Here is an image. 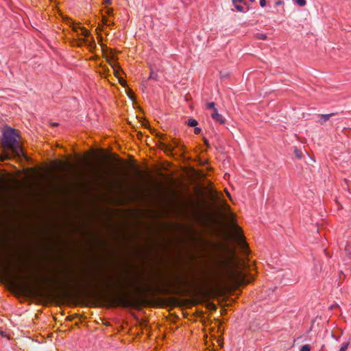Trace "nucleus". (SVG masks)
Instances as JSON below:
<instances>
[{"mask_svg":"<svg viewBox=\"0 0 351 351\" xmlns=\"http://www.w3.org/2000/svg\"><path fill=\"white\" fill-rule=\"evenodd\" d=\"M294 153L298 158H301L302 157V152L296 147L294 149Z\"/></svg>","mask_w":351,"mask_h":351,"instance_id":"18","label":"nucleus"},{"mask_svg":"<svg viewBox=\"0 0 351 351\" xmlns=\"http://www.w3.org/2000/svg\"><path fill=\"white\" fill-rule=\"evenodd\" d=\"M112 12H113V10H112V8H108V9L107 10V13H108V14H112Z\"/></svg>","mask_w":351,"mask_h":351,"instance_id":"25","label":"nucleus"},{"mask_svg":"<svg viewBox=\"0 0 351 351\" xmlns=\"http://www.w3.org/2000/svg\"><path fill=\"white\" fill-rule=\"evenodd\" d=\"M81 31V34L85 37L84 38H88L89 37L90 32L86 28L82 27Z\"/></svg>","mask_w":351,"mask_h":351,"instance_id":"16","label":"nucleus"},{"mask_svg":"<svg viewBox=\"0 0 351 351\" xmlns=\"http://www.w3.org/2000/svg\"><path fill=\"white\" fill-rule=\"evenodd\" d=\"M115 160L117 162H121V159L119 158L117 155H114Z\"/></svg>","mask_w":351,"mask_h":351,"instance_id":"26","label":"nucleus"},{"mask_svg":"<svg viewBox=\"0 0 351 351\" xmlns=\"http://www.w3.org/2000/svg\"><path fill=\"white\" fill-rule=\"evenodd\" d=\"M197 124V121L194 119H190L188 121V125L190 127H195Z\"/></svg>","mask_w":351,"mask_h":351,"instance_id":"15","label":"nucleus"},{"mask_svg":"<svg viewBox=\"0 0 351 351\" xmlns=\"http://www.w3.org/2000/svg\"><path fill=\"white\" fill-rule=\"evenodd\" d=\"M232 3L238 12H245L249 9L248 5L245 0H232Z\"/></svg>","mask_w":351,"mask_h":351,"instance_id":"6","label":"nucleus"},{"mask_svg":"<svg viewBox=\"0 0 351 351\" xmlns=\"http://www.w3.org/2000/svg\"><path fill=\"white\" fill-rule=\"evenodd\" d=\"M201 132V129L199 128H195V130H194V133L195 134H199Z\"/></svg>","mask_w":351,"mask_h":351,"instance_id":"24","label":"nucleus"},{"mask_svg":"<svg viewBox=\"0 0 351 351\" xmlns=\"http://www.w3.org/2000/svg\"><path fill=\"white\" fill-rule=\"evenodd\" d=\"M3 256L0 253V282H5L10 281L13 285H16L12 279L16 278L20 280L18 285L19 287L24 293H36L40 292L43 287L37 283L33 282L24 280L21 276L18 275V268L15 265H13L8 259H3Z\"/></svg>","mask_w":351,"mask_h":351,"instance_id":"2","label":"nucleus"},{"mask_svg":"<svg viewBox=\"0 0 351 351\" xmlns=\"http://www.w3.org/2000/svg\"><path fill=\"white\" fill-rule=\"evenodd\" d=\"M18 135L14 129L12 128H5L3 132L1 139V145L4 150L10 151L11 155L7 152L0 154V161L10 158L11 156L20 157L23 154L22 147L18 139Z\"/></svg>","mask_w":351,"mask_h":351,"instance_id":"3","label":"nucleus"},{"mask_svg":"<svg viewBox=\"0 0 351 351\" xmlns=\"http://www.w3.org/2000/svg\"><path fill=\"white\" fill-rule=\"evenodd\" d=\"M300 351H311V346L308 344L303 345Z\"/></svg>","mask_w":351,"mask_h":351,"instance_id":"19","label":"nucleus"},{"mask_svg":"<svg viewBox=\"0 0 351 351\" xmlns=\"http://www.w3.org/2000/svg\"><path fill=\"white\" fill-rule=\"evenodd\" d=\"M45 285H54L60 287L62 289H88L99 290L106 289L112 291V293L105 294V298L108 303V306L115 307L120 306L122 307H131L135 304L134 300L128 293L129 289H134L142 296L147 295L156 296L160 294H169L171 292V289H173L176 292H179L182 287H189L192 285L188 279L176 276L174 280L167 281L162 285H148L140 284L134 282H127L124 283L119 282H106L97 280L89 281H77L74 280H57L49 278L43 280Z\"/></svg>","mask_w":351,"mask_h":351,"instance_id":"1","label":"nucleus"},{"mask_svg":"<svg viewBox=\"0 0 351 351\" xmlns=\"http://www.w3.org/2000/svg\"><path fill=\"white\" fill-rule=\"evenodd\" d=\"M267 4L266 0H260V5L261 7H265Z\"/></svg>","mask_w":351,"mask_h":351,"instance_id":"23","label":"nucleus"},{"mask_svg":"<svg viewBox=\"0 0 351 351\" xmlns=\"http://www.w3.org/2000/svg\"><path fill=\"white\" fill-rule=\"evenodd\" d=\"M349 342H344L341 344V348L339 351H347L348 348L349 347Z\"/></svg>","mask_w":351,"mask_h":351,"instance_id":"17","label":"nucleus"},{"mask_svg":"<svg viewBox=\"0 0 351 351\" xmlns=\"http://www.w3.org/2000/svg\"><path fill=\"white\" fill-rule=\"evenodd\" d=\"M58 125V123H53V126H56Z\"/></svg>","mask_w":351,"mask_h":351,"instance_id":"34","label":"nucleus"},{"mask_svg":"<svg viewBox=\"0 0 351 351\" xmlns=\"http://www.w3.org/2000/svg\"><path fill=\"white\" fill-rule=\"evenodd\" d=\"M212 119L215 120V121L219 123L220 124L225 123V119L218 112V110L217 108H214V111L210 114Z\"/></svg>","mask_w":351,"mask_h":351,"instance_id":"8","label":"nucleus"},{"mask_svg":"<svg viewBox=\"0 0 351 351\" xmlns=\"http://www.w3.org/2000/svg\"><path fill=\"white\" fill-rule=\"evenodd\" d=\"M117 174V172L114 171H112L110 169H105L104 171H97L96 173V176L99 178L101 180H105L106 178V177L108 176H114Z\"/></svg>","mask_w":351,"mask_h":351,"instance_id":"7","label":"nucleus"},{"mask_svg":"<svg viewBox=\"0 0 351 351\" xmlns=\"http://www.w3.org/2000/svg\"><path fill=\"white\" fill-rule=\"evenodd\" d=\"M136 173L138 176H140L141 175V171L138 169L137 167H136Z\"/></svg>","mask_w":351,"mask_h":351,"instance_id":"27","label":"nucleus"},{"mask_svg":"<svg viewBox=\"0 0 351 351\" xmlns=\"http://www.w3.org/2000/svg\"><path fill=\"white\" fill-rule=\"evenodd\" d=\"M149 80H154L155 81H158V74L154 72V71H151V73H150V75L149 76Z\"/></svg>","mask_w":351,"mask_h":351,"instance_id":"13","label":"nucleus"},{"mask_svg":"<svg viewBox=\"0 0 351 351\" xmlns=\"http://www.w3.org/2000/svg\"><path fill=\"white\" fill-rule=\"evenodd\" d=\"M335 114V113L322 114L321 120L322 121V122H326L330 119V117H332Z\"/></svg>","mask_w":351,"mask_h":351,"instance_id":"12","label":"nucleus"},{"mask_svg":"<svg viewBox=\"0 0 351 351\" xmlns=\"http://www.w3.org/2000/svg\"><path fill=\"white\" fill-rule=\"evenodd\" d=\"M206 108L207 109H212L213 111H214V108H215V104L214 102H210V103L207 104Z\"/></svg>","mask_w":351,"mask_h":351,"instance_id":"20","label":"nucleus"},{"mask_svg":"<svg viewBox=\"0 0 351 351\" xmlns=\"http://www.w3.org/2000/svg\"><path fill=\"white\" fill-rule=\"evenodd\" d=\"M223 209H224L225 210H227V211H228V212L230 213H229V215H230V218L231 219H233V218H234V215H233V214H232V213H231V211H230V206H229V205H228V204L225 201H223Z\"/></svg>","mask_w":351,"mask_h":351,"instance_id":"11","label":"nucleus"},{"mask_svg":"<svg viewBox=\"0 0 351 351\" xmlns=\"http://www.w3.org/2000/svg\"><path fill=\"white\" fill-rule=\"evenodd\" d=\"M300 6H304L306 3V0H293Z\"/></svg>","mask_w":351,"mask_h":351,"instance_id":"21","label":"nucleus"},{"mask_svg":"<svg viewBox=\"0 0 351 351\" xmlns=\"http://www.w3.org/2000/svg\"><path fill=\"white\" fill-rule=\"evenodd\" d=\"M179 146V143L176 140H173L172 143H163V147L166 149V151L172 152L175 147H178Z\"/></svg>","mask_w":351,"mask_h":351,"instance_id":"9","label":"nucleus"},{"mask_svg":"<svg viewBox=\"0 0 351 351\" xmlns=\"http://www.w3.org/2000/svg\"><path fill=\"white\" fill-rule=\"evenodd\" d=\"M255 38L258 40H266L267 38V36L265 34L257 33L255 35Z\"/></svg>","mask_w":351,"mask_h":351,"instance_id":"14","label":"nucleus"},{"mask_svg":"<svg viewBox=\"0 0 351 351\" xmlns=\"http://www.w3.org/2000/svg\"><path fill=\"white\" fill-rule=\"evenodd\" d=\"M232 228L235 231V234H234L235 240L241 245L243 252L245 254H247V252L249 251V248H248L247 245L245 241L244 237L241 233V228L235 223L232 224Z\"/></svg>","mask_w":351,"mask_h":351,"instance_id":"5","label":"nucleus"},{"mask_svg":"<svg viewBox=\"0 0 351 351\" xmlns=\"http://www.w3.org/2000/svg\"><path fill=\"white\" fill-rule=\"evenodd\" d=\"M83 27H80L77 25H73V30L75 32H77L79 29H82Z\"/></svg>","mask_w":351,"mask_h":351,"instance_id":"22","label":"nucleus"},{"mask_svg":"<svg viewBox=\"0 0 351 351\" xmlns=\"http://www.w3.org/2000/svg\"><path fill=\"white\" fill-rule=\"evenodd\" d=\"M226 194H227V195H228L229 197H230V194L229 193V192H228V191H226Z\"/></svg>","mask_w":351,"mask_h":351,"instance_id":"32","label":"nucleus"},{"mask_svg":"<svg viewBox=\"0 0 351 351\" xmlns=\"http://www.w3.org/2000/svg\"><path fill=\"white\" fill-rule=\"evenodd\" d=\"M204 143H205L206 145H208V141L205 139V140H204Z\"/></svg>","mask_w":351,"mask_h":351,"instance_id":"33","label":"nucleus"},{"mask_svg":"<svg viewBox=\"0 0 351 351\" xmlns=\"http://www.w3.org/2000/svg\"><path fill=\"white\" fill-rule=\"evenodd\" d=\"M79 42L80 43V45L85 44L93 48L95 47V43L93 38H91L90 40H89L88 38H81L79 40Z\"/></svg>","mask_w":351,"mask_h":351,"instance_id":"10","label":"nucleus"},{"mask_svg":"<svg viewBox=\"0 0 351 351\" xmlns=\"http://www.w3.org/2000/svg\"><path fill=\"white\" fill-rule=\"evenodd\" d=\"M282 3V1H278L276 2V5H280Z\"/></svg>","mask_w":351,"mask_h":351,"instance_id":"30","label":"nucleus"},{"mask_svg":"<svg viewBox=\"0 0 351 351\" xmlns=\"http://www.w3.org/2000/svg\"><path fill=\"white\" fill-rule=\"evenodd\" d=\"M250 280L246 279L245 274L239 268L228 269L223 276L219 277L215 285L217 287L231 286L237 287L243 285H246Z\"/></svg>","mask_w":351,"mask_h":351,"instance_id":"4","label":"nucleus"},{"mask_svg":"<svg viewBox=\"0 0 351 351\" xmlns=\"http://www.w3.org/2000/svg\"><path fill=\"white\" fill-rule=\"evenodd\" d=\"M103 21H104V23H106L107 19L106 17H103Z\"/></svg>","mask_w":351,"mask_h":351,"instance_id":"29","label":"nucleus"},{"mask_svg":"<svg viewBox=\"0 0 351 351\" xmlns=\"http://www.w3.org/2000/svg\"><path fill=\"white\" fill-rule=\"evenodd\" d=\"M105 3L109 4L110 3V0H104Z\"/></svg>","mask_w":351,"mask_h":351,"instance_id":"28","label":"nucleus"},{"mask_svg":"<svg viewBox=\"0 0 351 351\" xmlns=\"http://www.w3.org/2000/svg\"><path fill=\"white\" fill-rule=\"evenodd\" d=\"M212 306H213V310H215V309H216V306H215V304H212Z\"/></svg>","mask_w":351,"mask_h":351,"instance_id":"31","label":"nucleus"}]
</instances>
